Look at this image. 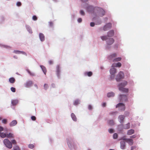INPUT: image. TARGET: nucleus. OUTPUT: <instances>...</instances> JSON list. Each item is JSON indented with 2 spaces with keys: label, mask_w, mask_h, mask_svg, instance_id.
Here are the masks:
<instances>
[{
  "label": "nucleus",
  "mask_w": 150,
  "mask_h": 150,
  "mask_svg": "<svg viewBox=\"0 0 150 150\" xmlns=\"http://www.w3.org/2000/svg\"><path fill=\"white\" fill-rule=\"evenodd\" d=\"M2 122L3 123L6 124L7 122V120L6 119H4L2 120Z\"/></svg>",
  "instance_id": "a19ab883"
},
{
  "label": "nucleus",
  "mask_w": 150,
  "mask_h": 150,
  "mask_svg": "<svg viewBox=\"0 0 150 150\" xmlns=\"http://www.w3.org/2000/svg\"><path fill=\"white\" fill-rule=\"evenodd\" d=\"M117 113V112L116 111V112H115L110 113L109 114L110 115H113Z\"/></svg>",
  "instance_id": "8fccbe9b"
},
{
  "label": "nucleus",
  "mask_w": 150,
  "mask_h": 150,
  "mask_svg": "<svg viewBox=\"0 0 150 150\" xmlns=\"http://www.w3.org/2000/svg\"><path fill=\"white\" fill-rule=\"evenodd\" d=\"M118 137V135L117 133H114L113 135V138L114 139H117Z\"/></svg>",
  "instance_id": "58836bf2"
},
{
  "label": "nucleus",
  "mask_w": 150,
  "mask_h": 150,
  "mask_svg": "<svg viewBox=\"0 0 150 150\" xmlns=\"http://www.w3.org/2000/svg\"><path fill=\"white\" fill-rule=\"evenodd\" d=\"M27 29L30 33H32V30L31 28L30 27H27Z\"/></svg>",
  "instance_id": "4c0bfd02"
},
{
  "label": "nucleus",
  "mask_w": 150,
  "mask_h": 150,
  "mask_svg": "<svg viewBox=\"0 0 150 150\" xmlns=\"http://www.w3.org/2000/svg\"><path fill=\"white\" fill-rule=\"evenodd\" d=\"M125 115L126 116H128L129 115V112H126L125 113Z\"/></svg>",
  "instance_id": "13d9d810"
},
{
  "label": "nucleus",
  "mask_w": 150,
  "mask_h": 150,
  "mask_svg": "<svg viewBox=\"0 0 150 150\" xmlns=\"http://www.w3.org/2000/svg\"><path fill=\"white\" fill-rule=\"evenodd\" d=\"M12 143L13 144H16V142L15 140H13L11 141Z\"/></svg>",
  "instance_id": "3c124183"
},
{
  "label": "nucleus",
  "mask_w": 150,
  "mask_h": 150,
  "mask_svg": "<svg viewBox=\"0 0 150 150\" xmlns=\"http://www.w3.org/2000/svg\"><path fill=\"white\" fill-rule=\"evenodd\" d=\"M52 86L54 88L55 85L53 83L52 84Z\"/></svg>",
  "instance_id": "774afa93"
},
{
  "label": "nucleus",
  "mask_w": 150,
  "mask_h": 150,
  "mask_svg": "<svg viewBox=\"0 0 150 150\" xmlns=\"http://www.w3.org/2000/svg\"><path fill=\"white\" fill-rule=\"evenodd\" d=\"M125 117L123 115H120L118 117V118L120 120V122L121 123H123L124 121V120Z\"/></svg>",
  "instance_id": "a211bd4d"
},
{
  "label": "nucleus",
  "mask_w": 150,
  "mask_h": 150,
  "mask_svg": "<svg viewBox=\"0 0 150 150\" xmlns=\"http://www.w3.org/2000/svg\"><path fill=\"white\" fill-rule=\"evenodd\" d=\"M134 130L131 129L127 131V134L128 135H131L134 133Z\"/></svg>",
  "instance_id": "4be33fe9"
},
{
  "label": "nucleus",
  "mask_w": 150,
  "mask_h": 150,
  "mask_svg": "<svg viewBox=\"0 0 150 150\" xmlns=\"http://www.w3.org/2000/svg\"><path fill=\"white\" fill-rule=\"evenodd\" d=\"M18 103V100H13L12 101L11 103L13 105H16Z\"/></svg>",
  "instance_id": "c85d7f7f"
},
{
  "label": "nucleus",
  "mask_w": 150,
  "mask_h": 150,
  "mask_svg": "<svg viewBox=\"0 0 150 150\" xmlns=\"http://www.w3.org/2000/svg\"><path fill=\"white\" fill-rule=\"evenodd\" d=\"M6 137L8 138H14V135L13 134L11 133H9L6 134Z\"/></svg>",
  "instance_id": "6ab92c4d"
},
{
  "label": "nucleus",
  "mask_w": 150,
  "mask_h": 150,
  "mask_svg": "<svg viewBox=\"0 0 150 150\" xmlns=\"http://www.w3.org/2000/svg\"><path fill=\"white\" fill-rule=\"evenodd\" d=\"M0 137L2 138H4L6 137V134L4 132H0Z\"/></svg>",
  "instance_id": "393cba45"
},
{
  "label": "nucleus",
  "mask_w": 150,
  "mask_h": 150,
  "mask_svg": "<svg viewBox=\"0 0 150 150\" xmlns=\"http://www.w3.org/2000/svg\"><path fill=\"white\" fill-rule=\"evenodd\" d=\"M16 5L17 6H21V3L20 2H18L16 3Z\"/></svg>",
  "instance_id": "09e8293b"
},
{
  "label": "nucleus",
  "mask_w": 150,
  "mask_h": 150,
  "mask_svg": "<svg viewBox=\"0 0 150 150\" xmlns=\"http://www.w3.org/2000/svg\"><path fill=\"white\" fill-rule=\"evenodd\" d=\"M116 108H119L121 111H124L125 109V107L124 104L122 103L118 104L116 106Z\"/></svg>",
  "instance_id": "20e7f679"
},
{
  "label": "nucleus",
  "mask_w": 150,
  "mask_h": 150,
  "mask_svg": "<svg viewBox=\"0 0 150 150\" xmlns=\"http://www.w3.org/2000/svg\"><path fill=\"white\" fill-rule=\"evenodd\" d=\"M28 72L30 75L33 76L35 75L34 74L33 72H31L28 69L27 70Z\"/></svg>",
  "instance_id": "473e14b6"
},
{
  "label": "nucleus",
  "mask_w": 150,
  "mask_h": 150,
  "mask_svg": "<svg viewBox=\"0 0 150 150\" xmlns=\"http://www.w3.org/2000/svg\"><path fill=\"white\" fill-rule=\"evenodd\" d=\"M119 89L120 91H121L123 92L127 93L128 91V88H124V87H119Z\"/></svg>",
  "instance_id": "9d476101"
},
{
  "label": "nucleus",
  "mask_w": 150,
  "mask_h": 150,
  "mask_svg": "<svg viewBox=\"0 0 150 150\" xmlns=\"http://www.w3.org/2000/svg\"><path fill=\"white\" fill-rule=\"evenodd\" d=\"M82 21V19L81 18H79L78 19V21L79 23L81 22Z\"/></svg>",
  "instance_id": "6e6d98bb"
},
{
  "label": "nucleus",
  "mask_w": 150,
  "mask_h": 150,
  "mask_svg": "<svg viewBox=\"0 0 150 150\" xmlns=\"http://www.w3.org/2000/svg\"><path fill=\"white\" fill-rule=\"evenodd\" d=\"M80 14L84 16L85 15V13L83 11V10H80Z\"/></svg>",
  "instance_id": "c03bdc74"
},
{
  "label": "nucleus",
  "mask_w": 150,
  "mask_h": 150,
  "mask_svg": "<svg viewBox=\"0 0 150 150\" xmlns=\"http://www.w3.org/2000/svg\"><path fill=\"white\" fill-rule=\"evenodd\" d=\"M34 147V145L33 144H30L28 145V147L30 149H33Z\"/></svg>",
  "instance_id": "37998d69"
},
{
  "label": "nucleus",
  "mask_w": 150,
  "mask_h": 150,
  "mask_svg": "<svg viewBox=\"0 0 150 150\" xmlns=\"http://www.w3.org/2000/svg\"><path fill=\"white\" fill-rule=\"evenodd\" d=\"M57 68V74L58 77H59L60 76V67L59 65H57L56 67Z\"/></svg>",
  "instance_id": "dca6fc26"
},
{
  "label": "nucleus",
  "mask_w": 150,
  "mask_h": 150,
  "mask_svg": "<svg viewBox=\"0 0 150 150\" xmlns=\"http://www.w3.org/2000/svg\"><path fill=\"white\" fill-rule=\"evenodd\" d=\"M108 131L110 133H112L113 132V130L112 129H109Z\"/></svg>",
  "instance_id": "603ef678"
},
{
  "label": "nucleus",
  "mask_w": 150,
  "mask_h": 150,
  "mask_svg": "<svg viewBox=\"0 0 150 150\" xmlns=\"http://www.w3.org/2000/svg\"><path fill=\"white\" fill-rule=\"evenodd\" d=\"M33 84L32 81H28L25 84V86L27 87H29L32 86Z\"/></svg>",
  "instance_id": "f3484780"
},
{
  "label": "nucleus",
  "mask_w": 150,
  "mask_h": 150,
  "mask_svg": "<svg viewBox=\"0 0 150 150\" xmlns=\"http://www.w3.org/2000/svg\"><path fill=\"white\" fill-rule=\"evenodd\" d=\"M48 62L50 64H52L53 63L52 61V60L49 61Z\"/></svg>",
  "instance_id": "052dcab7"
},
{
  "label": "nucleus",
  "mask_w": 150,
  "mask_h": 150,
  "mask_svg": "<svg viewBox=\"0 0 150 150\" xmlns=\"http://www.w3.org/2000/svg\"><path fill=\"white\" fill-rule=\"evenodd\" d=\"M16 88L13 87H12L11 88V91L13 92H16Z\"/></svg>",
  "instance_id": "79ce46f5"
},
{
  "label": "nucleus",
  "mask_w": 150,
  "mask_h": 150,
  "mask_svg": "<svg viewBox=\"0 0 150 150\" xmlns=\"http://www.w3.org/2000/svg\"><path fill=\"white\" fill-rule=\"evenodd\" d=\"M116 63H113L112 64V67H116Z\"/></svg>",
  "instance_id": "bf43d9fd"
},
{
  "label": "nucleus",
  "mask_w": 150,
  "mask_h": 150,
  "mask_svg": "<svg viewBox=\"0 0 150 150\" xmlns=\"http://www.w3.org/2000/svg\"><path fill=\"white\" fill-rule=\"evenodd\" d=\"M106 103H103V104L102 106L103 107H105L106 106Z\"/></svg>",
  "instance_id": "69168bd1"
},
{
  "label": "nucleus",
  "mask_w": 150,
  "mask_h": 150,
  "mask_svg": "<svg viewBox=\"0 0 150 150\" xmlns=\"http://www.w3.org/2000/svg\"><path fill=\"white\" fill-rule=\"evenodd\" d=\"M14 150H20L19 146H15L13 147Z\"/></svg>",
  "instance_id": "e433bc0d"
},
{
  "label": "nucleus",
  "mask_w": 150,
  "mask_h": 150,
  "mask_svg": "<svg viewBox=\"0 0 150 150\" xmlns=\"http://www.w3.org/2000/svg\"><path fill=\"white\" fill-rule=\"evenodd\" d=\"M41 68L42 69L43 71V72L45 74H46V73L47 72V70L46 68L44 66L42 65H41L40 66Z\"/></svg>",
  "instance_id": "5701e85b"
},
{
  "label": "nucleus",
  "mask_w": 150,
  "mask_h": 150,
  "mask_svg": "<svg viewBox=\"0 0 150 150\" xmlns=\"http://www.w3.org/2000/svg\"><path fill=\"white\" fill-rule=\"evenodd\" d=\"M124 77V74L122 71H120L117 75L116 79L117 81H120Z\"/></svg>",
  "instance_id": "7ed1b4c3"
},
{
  "label": "nucleus",
  "mask_w": 150,
  "mask_h": 150,
  "mask_svg": "<svg viewBox=\"0 0 150 150\" xmlns=\"http://www.w3.org/2000/svg\"><path fill=\"white\" fill-rule=\"evenodd\" d=\"M50 25V26H52L53 25V23L52 22H49Z\"/></svg>",
  "instance_id": "680f3d73"
},
{
  "label": "nucleus",
  "mask_w": 150,
  "mask_h": 150,
  "mask_svg": "<svg viewBox=\"0 0 150 150\" xmlns=\"http://www.w3.org/2000/svg\"><path fill=\"white\" fill-rule=\"evenodd\" d=\"M112 27V24L110 23H109L105 25L103 27V30L104 31H106L110 29Z\"/></svg>",
  "instance_id": "423d86ee"
},
{
  "label": "nucleus",
  "mask_w": 150,
  "mask_h": 150,
  "mask_svg": "<svg viewBox=\"0 0 150 150\" xmlns=\"http://www.w3.org/2000/svg\"><path fill=\"white\" fill-rule=\"evenodd\" d=\"M13 52L16 54H23L26 55V53L24 52L18 50H14Z\"/></svg>",
  "instance_id": "aec40b11"
},
{
  "label": "nucleus",
  "mask_w": 150,
  "mask_h": 150,
  "mask_svg": "<svg viewBox=\"0 0 150 150\" xmlns=\"http://www.w3.org/2000/svg\"><path fill=\"white\" fill-rule=\"evenodd\" d=\"M135 137V136L134 135H133L132 136L130 137L131 138H134Z\"/></svg>",
  "instance_id": "338daca9"
},
{
  "label": "nucleus",
  "mask_w": 150,
  "mask_h": 150,
  "mask_svg": "<svg viewBox=\"0 0 150 150\" xmlns=\"http://www.w3.org/2000/svg\"><path fill=\"white\" fill-rule=\"evenodd\" d=\"M4 143L6 147L8 148L11 149L12 148V144L8 139H5L4 140Z\"/></svg>",
  "instance_id": "f03ea898"
},
{
  "label": "nucleus",
  "mask_w": 150,
  "mask_h": 150,
  "mask_svg": "<svg viewBox=\"0 0 150 150\" xmlns=\"http://www.w3.org/2000/svg\"><path fill=\"white\" fill-rule=\"evenodd\" d=\"M136 148V146H132L131 147V150H133L134 149H135Z\"/></svg>",
  "instance_id": "e2e57ef3"
},
{
  "label": "nucleus",
  "mask_w": 150,
  "mask_h": 150,
  "mask_svg": "<svg viewBox=\"0 0 150 150\" xmlns=\"http://www.w3.org/2000/svg\"><path fill=\"white\" fill-rule=\"evenodd\" d=\"M32 18L34 21H36L37 20V18L35 16H33Z\"/></svg>",
  "instance_id": "49530a36"
},
{
  "label": "nucleus",
  "mask_w": 150,
  "mask_h": 150,
  "mask_svg": "<svg viewBox=\"0 0 150 150\" xmlns=\"http://www.w3.org/2000/svg\"><path fill=\"white\" fill-rule=\"evenodd\" d=\"M114 42V39L112 38H109L107 39V43L108 45H111Z\"/></svg>",
  "instance_id": "6e6552de"
},
{
  "label": "nucleus",
  "mask_w": 150,
  "mask_h": 150,
  "mask_svg": "<svg viewBox=\"0 0 150 150\" xmlns=\"http://www.w3.org/2000/svg\"><path fill=\"white\" fill-rule=\"evenodd\" d=\"M9 81L10 83H13L15 81V79L14 78L11 77L9 79Z\"/></svg>",
  "instance_id": "b1692460"
},
{
  "label": "nucleus",
  "mask_w": 150,
  "mask_h": 150,
  "mask_svg": "<svg viewBox=\"0 0 150 150\" xmlns=\"http://www.w3.org/2000/svg\"><path fill=\"white\" fill-rule=\"evenodd\" d=\"M127 84V82L126 81H124L120 84L118 86L119 87H124Z\"/></svg>",
  "instance_id": "4468645a"
},
{
  "label": "nucleus",
  "mask_w": 150,
  "mask_h": 150,
  "mask_svg": "<svg viewBox=\"0 0 150 150\" xmlns=\"http://www.w3.org/2000/svg\"><path fill=\"white\" fill-rule=\"evenodd\" d=\"M39 38L41 41H43L45 40V36L44 34L42 33H40L39 34Z\"/></svg>",
  "instance_id": "2eb2a0df"
},
{
  "label": "nucleus",
  "mask_w": 150,
  "mask_h": 150,
  "mask_svg": "<svg viewBox=\"0 0 150 150\" xmlns=\"http://www.w3.org/2000/svg\"><path fill=\"white\" fill-rule=\"evenodd\" d=\"M121 57H118L114 59H113V60H112V61L113 62H118V61H121Z\"/></svg>",
  "instance_id": "bb28decb"
},
{
  "label": "nucleus",
  "mask_w": 150,
  "mask_h": 150,
  "mask_svg": "<svg viewBox=\"0 0 150 150\" xmlns=\"http://www.w3.org/2000/svg\"><path fill=\"white\" fill-rule=\"evenodd\" d=\"M17 123L16 120H14L12 121L10 124V126L11 127L15 125Z\"/></svg>",
  "instance_id": "412c9836"
},
{
  "label": "nucleus",
  "mask_w": 150,
  "mask_h": 150,
  "mask_svg": "<svg viewBox=\"0 0 150 150\" xmlns=\"http://www.w3.org/2000/svg\"><path fill=\"white\" fill-rule=\"evenodd\" d=\"M96 10L97 11V13L99 16L102 17L105 14V12L102 8H97L94 9L95 11Z\"/></svg>",
  "instance_id": "f257e3e1"
},
{
  "label": "nucleus",
  "mask_w": 150,
  "mask_h": 150,
  "mask_svg": "<svg viewBox=\"0 0 150 150\" xmlns=\"http://www.w3.org/2000/svg\"><path fill=\"white\" fill-rule=\"evenodd\" d=\"M130 127V123H128L126 124L124 127V128L126 129H127L129 128Z\"/></svg>",
  "instance_id": "7c9ffc66"
},
{
  "label": "nucleus",
  "mask_w": 150,
  "mask_h": 150,
  "mask_svg": "<svg viewBox=\"0 0 150 150\" xmlns=\"http://www.w3.org/2000/svg\"><path fill=\"white\" fill-rule=\"evenodd\" d=\"M108 124L110 125H113L114 124V122L113 120H111L109 121Z\"/></svg>",
  "instance_id": "f704fd0d"
},
{
  "label": "nucleus",
  "mask_w": 150,
  "mask_h": 150,
  "mask_svg": "<svg viewBox=\"0 0 150 150\" xmlns=\"http://www.w3.org/2000/svg\"><path fill=\"white\" fill-rule=\"evenodd\" d=\"M89 8H91V9H93V7L92 6H89L88 8V11H91L89 10Z\"/></svg>",
  "instance_id": "4d7b16f0"
},
{
  "label": "nucleus",
  "mask_w": 150,
  "mask_h": 150,
  "mask_svg": "<svg viewBox=\"0 0 150 150\" xmlns=\"http://www.w3.org/2000/svg\"><path fill=\"white\" fill-rule=\"evenodd\" d=\"M115 77V74H111L110 77V79L111 80L113 79H114Z\"/></svg>",
  "instance_id": "a18cd8bd"
},
{
  "label": "nucleus",
  "mask_w": 150,
  "mask_h": 150,
  "mask_svg": "<svg viewBox=\"0 0 150 150\" xmlns=\"http://www.w3.org/2000/svg\"><path fill=\"white\" fill-rule=\"evenodd\" d=\"M88 109L89 110H91L92 109V106L91 105H89L88 107Z\"/></svg>",
  "instance_id": "5fc2aeb1"
},
{
  "label": "nucleus",
  "mask_w": 150,
  "mask_h": 150,
  "mask_svg": "<svg viewBox=\"0 0 150 150\" xmlns=\"http://www.w3.org/2000/svg\"><path fill=\"white\" fill-rule=\"evenodd\" d=\"M124 140H125L130 145H132L133 144V142L132 139H123Z\"/></svg>",
  "instance_id": "0eeeda50"
},
{
  "label": "nucleus",
  "mask_w": 150,
  "mask_h": 150,
  "mask_svg": "<svg viewBox=\"0 0 150 150\" xmlns=\"http://www.w3.org/2000/svg\"><path fill=\"white\" fill-rule=\"evenodd\" d=\"M3 128L1 127L0 126V131H3Z\"/></svg>",
  "instance_id": "0e129e2a"
},
{
  "label": "nucleus",
  "mask_w": 150,
  "mask_h": 150,
  "mask_svg": "<svg viewBox=\"0 0 150 150\" xmlns=\"http://www.w3.org/2000/svg\"><path fill=\"white\" fill-rule=\"evenodd\" d=\"M121 64L120 62H118L116 63V67H121Z\"/></svg>",
  "instance_id": "c9c22d12"
},
{
  "label": "nucleus",
  "mask_w": 150,
  "mask_h": 150,
  "mask_svg": "<svg viewBox=\"0 0 150 150\" xmlns=\"http://www.w3.org/2000/svg\"><path fill=\"white\" fill-rule=\"evenodd\" d=\"M117 56V54L115 53L112 54L108 57V59L109 60H113V58Z\"/></svg>",
  "instance_id": "9b49d317"
},
{
  "label": "nucleus",
  "mask_w": 150,
  "mask_h": 150,
  "mask_svg": "<svg viewBox=\"0 0 150 150\" xmlns=\"http://www.w3.org/2000/svg\"><path fill=\"white\" fill-rule=\"evenodd\" d=\"M92 74V73L91 71H89L85 73V75H87L88 76H91Z\"/></svg>",
  "instance_id": "c756f323"
},
{
  "label": "nucleus",
  "mask_w": 150,
  "mask_h": 150,
  "mask_svg": "<svg viewBox=\"0 0 150 150\" xmlns=\"http://www.w3.org/2000/svg\"><path fill=\"white\" fill-rule=\"evenodd\" d=\"M90 25L91 27H93L95 25V23L93 22H91L90 23Z\"/></svg>",
  "instance_id": "864d4df0"
},
{
  "label": "nucleus",
  "mask_w": 150,
  "mask_h": 150,
  "mask_svg": "<svg viewBox=\"0 0 150 150\" xmlns=\"http://www.w3.org/2000/svg\"><path fill=\"white\" fill-rule=\"evenodd\" d=\"M114 96V93L113 92L109 93L107 94V96L108 97H110L113 96Z\"/></svg>",
  "instance_id": "a878e982"
},
{
  "label": "nucleus",
  "mask_w": 150,
  "mask_h": 150,
  "mask_svg": "<svg viewBox=\"0 0 150 150\" xmlns=\"http://www.w3.org/2000/svg\"><path fill=\"white\" fill-rule=\"evenodd\" d=\"M119 99L120 101H126L127 100V96L125 95H120L119 96Z\"/></svg>",
  "instance_id": "39448f33"
},
{
  "label": "nucleus",
  "mask_w": 150,
  "mask_h": 150,
  "mask_svg": "<svg viewBox=\"0 0 150 150\" xmlns=\"http://www.w3.org/2000/svg\"><path fill=\"white\" fill-rule=\"evenodd\" d=\"M44 87L45 90H47L48 88V85L47 84H45L44 85Z\"/></svg>",
  "instance_id": "ea45409f"
},
{
  "label": "nucleus",
  "mask_w": 150,
  "mask_h": 150,
  "mask_svg": "<svg viewBox=\"0 0 150 150\" xmlns=\"http://www.w3.org/2000/svg\"><path fill=\"white\" fill-rule=\"evenodd\" d=\"M71 117L72 119L74 121H76V118L75 115L73 113H71Z\"/></svg>",
  "instance_id": "cd10ccee"
},
{
  "label": "nucleus",
  "mask_w": 150,
  "mask_h": 150,
  "mask_svg": "<svg viewBox=\"0 0 150 150\" xmlns=\"http://www.w3.org/2000/svg\"><path fill=\"white\" fill-rule=\"evenodd\" d=\"M116 69L114 68H111L110 70V73L111 74H115L116 73Z\"/></svg>",
  "instance_id": "f8f14e48"
},
{
  "label": "nucleus",
  "mask_w": 150,
  "mask_h": 150,
  "mask_svg": "<svg viewBox=\"0 0 150 150\" xmlns=\"http://www.w3.org/2000/svg\"><path fill=\"white\" fill-rule=\"evenodd\" d=\"M120 148L122 149H124L125 148V142L123 141H121L120 142Z\"/></svg>",
  "instance_id": "1a4fd4ad"
},
{
  "label": "nucleus",
  "mask_w": 150,
  "mask_h": 150,
  "mask_svg": "<svg viewBox=\"0 0 150 150\" xmlns=\"http://www.w3.org/2000/svg\"><path fill=\"white\" fill-rule=\"evenodd\" d=\"M31 119L33 121H35L36 120V118L35 116H32L31 117Z\"/></svg>",
  "instance_id": "de8ad7c7"
},
{
  "label": "nucleus",
  "mask_w": 150,
  "mask_h": 150,
  "mask_svg": "<svg viewBox=\"0 0 150 150\" xmlns=\"http://www.w3.org/2000/svg\"><path fill=\"white\" fill-rule=\"evenodd\" d=\"M79 103V100H76L74 102V105H78Z\"/></svg>",
  "instance_id": "2f4dec72"
},
{
  "label": "nucleus",
  "mask_w": 150,
  "mask_h": 150,
  "mask_svg": "<svg viewBox=\"0 0 150 150\" xmlns=\"http://www.w3.org/2000/svg\"><path fill=\"white\" fill-rule=\"evenodd\" d=\"M114 35L113 30H111L108 33V36L109 37H112Z\"/></svg>",
  "instance_id": "ddd939ff"
},
{
  "label": "nucleus",
  "mask_w": 150,
  "mask_h": 150,
  "mask_svg": "<svg viewBox=\"0 0 150 150\" xmlns=\"http://www.w3.org/2000/svg\"><path fill=\"white\" fill-rule=\"evenodd\" d=\"M101 38L103 40H104L107 39V37L106 36H101Z\"/></svg>",
  "instance_id": "72a5a7b5"
}]
</instances>
